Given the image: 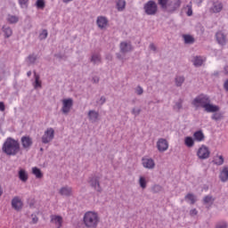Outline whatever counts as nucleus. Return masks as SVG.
I'll use <instances>...</instances> for the list:
<instances>
[{
    "label": "nucleus",
    "mask_w": 228,
    "mask_h": 228,
    "mask_svg": "<svg viewBox=\"0 0 228 228\" xmlns=\"http://www.w3.org/2000/svg\"><path fill=\"white\" fill-rule=\"evenodd\" d=\"M2 151L7 156H17L20 152V143L19 141L8 137L2 146Z\"/></svg>",
    "instance_id": "obj_1"
},
{
    "label": "nucleus",
    "mask_w": 228,
    "mask_h": 228,
    "mask_svg": "<svg viewBox=\"0 0 228 228\" xmlns=\"http://www.w3.org/2000/svg\"><path fill=\"white\" fill-rule=\"evenodd\" d=\"M83 222L87 228H97L99 222H101V217H99L97 212L88 211L85 213Z\"/></svg>",
    "instance_id": "obj_2"
},
{
    "label": "nucleus",
    "mask_w": 228,
    "mask_h": 228,
    "mask_svg": "<svg viewBox=\"0 0 228 228\" xmlns=\"http://www.w3.org/2000/svg\"><path fill=\"white\" fill-rule=\"evenodd\" d=\"M159 6L162 10L168 12L169 13H174L176 10L181 8V0H158Z\"/></svg>",
    "instance_id": "obj_3"
},
{
    "label": "nucleus",
    "mask_w": 228,
    "mask_h": 228,
    "mask_svg": "<svg viewBox=\"0 0 228 228\" xmlns=\"http://www.w3.org/2000/svg\"><path fill=\"white\" fill-rule=\"evenodd\" d=\"M208 102H211V100H209V97L204 94H200L197 96L193 101L192 104L195 106V108H205L208 104Z\"/></svg>",
    "instance_id": "obj_4"
},
{
    "label": "nucleus",
    "mask_w": 228,
    "mask_h": 228,
    "mask_svg": "<svg viewBox=\"0 0 228 228\" xmlns=\"http://www.w3.org/2000/svg\"><path fill=\"white\" fill-rule=\"evenodd\" d=\"M143 10L146 15H156L158 13V4L156 2L150 0L144 4Z\"/></svg>",
    "instance_id": "obj_5"
},
{
    "label": "nucleus",
    "mask_w": 228,
    "mask_h": 228,
    "mask_svg": "<svg viewBox=\"0 0 228 228\" xmlns=\"http://www.w3.org/2000/svg\"><path fill=\"white\" fill-rule=\"evenodd\" d=\"M197 156L200 159H208V158L211 156V151H209V148H208L206 145H201L198 149Z\"/></svg>",
    "instance_id": "obj_6"
},
{
    "label": "nucleus",
    "mask_w": 228,
    "mask_h": 228,
    "mask_svg": "<svg viewBox=\"0 0 228 228\" xmlns=\"http://www.w3.org/2000/svg\"><path fill=\"white\" fill-rule=\"evenodd\" d=\"M53 139H54V129L47 128L44 135L42 136L43 143H49V142H53Z\"/></svg>",
    "instance_id": "obj_7"
},
{
    "label": "nucleus",
    "mask_w": 228,
    "mask_h": 228,
    "mask_svg": "<svg viewBox=\"0 0 228 228\" xmlns=\"http://www.w3.org/2000/svg\"><path fill=\"white\" fill-rule=\"evenodd\" d=\"M224 10V4L221 1L212 2V6L209 8L210 13H220Z\"/></svg>",
    "instance_id": "obj_8"
},
{
    "label": "nucleus",
    "mask_w": 228,
    "mask_h": 228,
    "mask_svg": "<svg viewBox=\"0 0 228 228\" xmlns=\"http://www.w3.org/2000/svg\"><path fill=\"white\" fill-rule=\"evenodd\" d=\"M24 206V203H22V200L19 197H14L12 200V209H15V211H20Z\"/></svg>",
    "instance_id": "obj_9"
},
{
    "label": "nucleus",
    "mask_w": 228,
    "mask_h": 228,
    "mask_svg": "<svg viewBox=\"0 0 228 228\" xmlns=\"http://www.w3.org/2000/svg\"><path fill=\"white\" fill-rule=\"evenodd\" d=\"M74 102L72 101V99H64L62 101V113H69L70 111V108H72Z\"/></svg>",
    "instance_id": "obj_10"
},
{
    "label": "nucleus",
    "mask_w": 228,
    "mask_h": 228,
    "mask_svg": "<svg viewBox=\"0 0 228 228\" xmlns=\"http://www.w3.org/2000/svg\"><path fill=\"white\" fill-rule=\"evenodd\" d=\"M157 149L159 152H165V151H168V142L166 139H159L157 142Z\"/></svg>",
    "instance_id": "obj_11"
},
{
    "label": "nucleus",
    "mask_w": 228,
    "mask_h": 228,
    "mask_svg": "<svg viewBox=\"0 0 228 228\" xmlns=\"http://www.w3.org/2000/svg\"><path fill=\"white\" fill-rule=\"evenodd\" d=\"M21 145L23 149H26V151H28L30 149L31 145H33V139L29 136H22L21 137Z\"/></svg>",
    "instance_id": "obj_12"
},
{
    "label": "nucleus",
    "mask_w": 228,
    "mask_h": 228,
    "mask_svg": "<svg viewBox=\"0 0 228 228\" xmlns=\"http://www.w3.org/2000/svg\"><path fill=\"white\" fill-rule=\"evenodd\" d=\"M142 166L144 168H149L150 170H152L156 167V163H154V159L143 158L142 159Z\"/></svg>",
    "instance_id": "obj_13"
},
{
    "label": "nucleus",
    "mask_w": 228,
    "mask_h": 228,
    "mask_svg": "<svg viewBox=\"0 0 228 228\" xmlns=\"http://www.w3.org/2000/svg\"><path fill=\"white\" fill-rule=\"evenodd\" d=\"M216 38L217 44H219V45H225V44L227 42V37L223 34L222 31H219L216 34Z\"/></svg>",
    "instance_id": "obj_14"
},
{
    "label": "nucleus",
    "mask_w": 228,
    "mask_h": 228,
    "mask_svg": "<svg viewBox=\"0 0 228 228\" xmlns=\"http://www.w3.org/2000/svg\"><path fill=\"white\" fill-rule=\"evenodd\" d=\"M204 110L208 113H216V111L220 110V107H218L216 105H213V104H211V102H208L207 105H205Z\"/></svg>",
    "instance_id": "obj_15"
},
{
    "label": "nucleus",
    "mask_w": 228,
    "mask_h": 228,
    "mask_svg": "<svg viewBox=\"0 0 228 228\" xmlns=\"http://www.w3.org/2000/svg\"><path fill=\"white\" fill-rule=\"evenodd\" d=\"M51 222L53 224H55L57 228H61V225H63V217H61V216H52Z\"/></svg>",
    "instance_id": "obj_16"
},
{
    "label": "nucleus",
    "mask_w": 228,
    "mask_h": 228,
    "mask_svg": "<svg viewBox=\"0 0 228 228\" xmlns=\"http://www.w3.org/2000/svg\"><path fill=\"white\" fill-rule=\"evenodd\" d=\"M59 193L63 197H70V195H72V188L69 186L61 187L59 191Z\"/></svg>",
    "instance_id": "obj_17"
},
{
    "label": "nucleus",
    "mask_w": 228,
    "mask_h": 228,
    "mask_svg": "<svg viewBox=\"0 0 228 228\" xmlns=\"http://www.w3.org/2000/svg\"><path fill=\"white\" fill-rule=\"evenodd\" d=\"M97 26L101 28V29H103V28H106L108 26V19L104 16H99L97 18Z\"/></svg>",
    "instance_id": "obj_18"
},
{
    "label": "nucleus",
    "mask_w": 228,
    "mask_h": 228,
    "mask_svg": "<svg viewBox=\"0 0 228 228\" xmlns=\"http://www.w3.org/2000/svg\"><path fill=\"white\" fill-rule=\"evenodd\" d=\"M90 184L96 191H101V183H99V177H93L90 180Z\"/></svg>",
    "instance_id": "obj_19"
},
{
    "label": "nucleus",
    "mask_w": 228,
    "mask_h": 228,
    "mask_svg": "<svg viewBox=\"0 0 228 228\" xmlns=\"http://www.w3.org/2000/svg\"><path fill=\"white\" fill-rule=\"evenodd\" d=\"M204 61H206V58L202 56H196L192 61L194 67H202Z\"/></svg>",
    "instance_id": "obj_20"
},
{
    "label": "nucleus",
    "mask_w": 228,
    "mask_h": 228,
    "mask_svg": "<svg viewBox=\"0 0 228 228\" xmlns=\"http://www.w3.org/2000/svg\"><path fill=\"white\" fill-rule=\"evenodd\" d=\"M220 180L223 183H225L228 181V167H224L220 173Z\"/></svg>",
    "instance_id": "obj_21"
},
{
    "label": "nucleus",
    "mask_w": 228,
    "mask_h": 228,
    "mask_svg": "<svg viewBox=\"0 0 228 228\" xmlns=\"http://www.w3.org/2000/svg\"><path fill=\"white\" fill-rule=\"evenodd\" d=\"M18 175L20 181H22V183H26V181L28 179V173L24 169H20L18 173Z\"/></svg>",
    "instance_id": "obj_22"
},
{
    "label": "nucleus",
    "mask_w": 228,
    "mask_h": 228,
    "mask_svg": "<svg viewBox=\"0 0 228 228\" xmlns=\"http://www.w3.org/2000/svg\"><path fill=\"white\" fill-rule=\"evenodd\" d=\"M120 49H121V53H129V51H131L133 47L131 46L130 44L123 42L120 44Z\"/></svg>",
    "instance_id": "obj_23"
},
{
    "label": "nucleus",
    "mask_w": 228,
    "mask_h": 228,
    "mask_svg": "<svg viewBox=\"0 0 228 228\" xmlns=\"http://www.w3.org/2000/svg\"><path fill=\"white\" fill-rule=\"evenodd\" d=\"M89 120L93 122H97V118H99V112L95 110H90L88 113Z\"/></svg>",
    "instance_id": "obj_24"
},
{
    "label": "nucleus",
    "mask_w": 228,
    "mask_h": 228,
    "mask_svg": "<svg viewBox=\"0 0 228 228\" xmlns=\"http://www.w3.org/2000/svg\"><path fill=\"white\" fill-rule=\"evenodd\" d=\"M118 12H124L126 10V0H117Z\"/></svg>",
    "instance_id": "obj_25"
},
{
    "label": "nucleus",
    "mask_w": 228,
    "mask_h": 228,
    "mask_svg": "<svg viewBox=\"0 0 228 228\" xmlns=\"http://www.w3.org/2000/svg\"><path fill=\"white\" fill-rule=\"evenodd\" d=\"M32 174L36 175L37 179H42L44 177L42 171L38 167H33Z\"/></svg>",
    "instance_id": "obj_26"
},
{
    "label": "nucleus",
    "mask_w": 228,
    "mask_h": 228,
    "mask_svg": "<svg viewBox=\"0 0 228 228\" xmlns=\"http://www.w3.org/2000/svg\"><path fill=\"white\" fill-rule=\"evenodd\" d=\"M193 136L195 140H197V142H202V140H204V134L202 133V131L195 132Z\"/></svg>",
    "instance_id": "obj_27"
},
{
    "label": "nucleus",
    "mask_w": 228,
    "mask_h": 228,
    "mask_svg": "<svg viewBox=\"0 0 228 228\" xmlns=\"http://www.w3.org/2000/svg\"><path fill=\"white\" fill-rule=\"evenodd\" d=\"M215 165H224V156L222 155H216L214 159Z\"/></svg>",
    "instance_id": "obj_28"
},
{
    "label": "nucleus",
    "mask_w": 228,
    "mask_h": 228,
    "mask_svg": "<svg viewBox=\"0 0 228 228\" xmlns=\"http://www.w3.org/2000/svg\"><path fill=\"white\" fill-rule=\"evenodd\" d=\"M3 31L6 37V38H10V37H12V28L10 27H6V26H4L3 27Z\"/></svg>",
    "instance_id": "obj_29"
},
{
    "label": "nucleus",
    "mask_w": 228,
    "mask_h": 228,
    "mask_svg": "<svg viewBox=\"0 0 228 228\" xmlns=\"http://www.w3.org/2000/svg\"><path fill=\"white\" fill-rule=\"evenodd\" d=\"M7 21H8L10 24H16V22H19V17L13 16V15H9V16L7 17Z\"/></svg>",
    "instance_id": "obj_30"
},
{
    "label": "nucleus",
    "mask_w": 228,
    "mask_h": 228,
    "mask_svg": "<svg viewBox=\"0 0 228 228\" xmlns=\"http://www.w3.org/2000/svg\"><path fill=\"white\" fill-rule=\"evenodd\" d=\"M184 143L187 147H193V145L195 144V142L193 141V138L186 137L184 140Z\"/></svg>",
    "instance_id": "obj_31"
},
{
    "label": "nucleus",
    "mask_w": 228,
    "mask_h": 228,
    "mask_svg": "<svg viewBox=\"0 0 228 228\" xmlns=\"http://www.w3.org/2000/svg\"><path fill=\"white\" fill-rule=\"evenodd\" d=\"M183 39L185 44H193V42H195V39L193 38V37L190 35H184Z\"/></svg>",
    "instance_id": "obj_32"
},
{
    "label": "nucleus",
    "mask_w": 228,
    "mask_h": 228,
    "mask_svg": "<svg viewBox=\"0 0 228 228\" xmlns=\"http://www.w3.org/2000/svg\"><path fill=\"white\" fill-rule=\"evenodd\" d=\"M42 86V82L40 81V76L35 73V88H40Z\"/></svg>",
    "instance_id": "obj_33"
},
{
    "label": "nucleus",
    "mask_w": 228,
    "mask_h": 228,
    "mask_svg": "<svg viewBox=\"0 0 228 228\" xmlns=\"http://www.w3.org/2000/svg\"><path fill=\"white\" fill-rule=\"evenodd\" d=\"M91 61H93V63H100L101 62V55H99V53L93 54Z\"/></svg>",
    "instance_id": "obj_34"
},
{
    "label": "nucleus",
    "mask_w": 228,
    "mask_h": 228,
    "mask_svg": "<svg viewBox=\"0 0 228 228\" xmlns=\"http://www.w3.org/2000/svg\"><path fill=\"white\" fill-rule=\"evenodd\" d=\"M139 184L142 190H145L147 188V181H145V177L141 176L139 179Z\"/></svg>",
    "instance_id": "obj_35"
},
{
    "label": "nucleus",
    "mask_w": 228,
    "mask_h": 228,
    "mask_svg": "<svg viewBox=\"0 0 228 228\" xmlns=\"http://www.w3.org/2000/svg\"><path fill=\"white\" fill-rule=\"evenodd\" d=\"M185 8H187L186 14L188 15V17H191V15H193V9L191 6V2H190V4H187Z\"/></svg>",
    "instance_id": "obj_36"
},
{
    "label": "nucleus",
    "mask_w": 228,
    "mask_h": 228,
    "mask_svg": "<svg viewBox=\"0 0 228 228\" xmlns=\"http://www.w3.org/2000/svg\"><path fill=\"white\" fill-rule=\"evenodd\" d=\"M186 200H189L191 204H195V195L189 193L185 196Z\"/></svg>",
    "instance_id": "obj_37"
},
{
    "label": "nucleus",
    "mask_w": 228,
    "mask_h": 228,
    "mask_svg": "<svg viewBox=\"0 0 228 228\" xmlns=\"http://www.w3.org/2000/svg\"><path fill=\"white\" fill-rule=\"evenodd\" d=\"M184 83V77H176L175 85L176 86H181Z\"/></svg>",
    "instance_id": "obj_38"
},
{
    "label": "nucleus",
    "mask_w": 228,
    "mask_h": 228,
    "mask_svg": "<svg viewBox=\"0 0 228 228\" xmlns=\"http://www.w3.org/2000/svg\"><path fill=\"white\" fill-rule=\"evenodd\" d=\"M203 200L205 204H213L215 202V199L211 196H206Z\"/></svg>",
    "instance_id": "obj_39"
},
{
    "label": "nucleus",
    "mask_w": 228,
    "mask_h": 228,
    "mask_svg": "<svg viewBox=\"0 0 228 228\" xmlns=\"http://www.w3.org/2000/svg\"><path fill=\"white\" fill-rule=\"evenodd\" d=\"M36 4L37 8H45V2L44 0H37Z\"/></svg>",
    "instance_id": "obj_40"
},
{
    "label": "nucleus",
    "mask_w": 228,
    "mask_h": 228,
    "mask_svg": "<svg viewBox=\"0 0 228 228\" xmlns=\"http://www.w3.org/2000/svg\"><path fill=\"white\" fill-rule=\"evenodd\" d=\"M19 4L20 5L21 8H27L28 7V1L29 0H18Z\"/></svg>",
    "instance_id": "obj_41"
},
{
    "label": "nucleus",
    "mask_w": 228,
    "mask_h": 228,
    "mask_svg": "<svg viewBox=\"0 0 228 228\" xmlns=\"http://www.w3.org/2000/svg\"><path fill=\"white\" fill-rule=\"evenodd\" d=\"M40 40H45V38H47V30L44 29L40 35H39Z\"/></svg>",
    "instance_id": "obj_42"
},
{
    "label": "nucleus",
    "mask_w": 228,
    "mask_h": 228,
    "mask_svg": "<svg viewBox=\"0 0 228 228\" xmlns=\"http://www.w3.org/2000/svg\"><path fill=\"white\" fill-rule=\"evenodd\" d=\"M212 119L213 120H220V119H222V114H220V113H214L212 115Z\"/></svg>",
    "instance_id": "obj_43"
},
{
    "label": "nucleus",
    "mask_w": 228,
    "mask_h": 228,
    "mask_svg": "<svg viewBox=\"0 0 228 228\" xmlns=\"http://www.w3.org/2000/svg\"><path fill=\"white\" fill-rule=\"evenodd\" d=\"M216 228H227V223L226 222H221L216 224Z\"/></svg>",
    "instance_id": "obj_44"
},
{
    "label": "nucleus",
    "mask_w": 228,
    "mask_h": 228,
    "mask_svg": "<svg viewBox=\"0 0 228 228\" xmlns=\"http://www.w3.org/2000/svg\"><path fill=\"white\" fill-rule=\"evenodd\" d=\"M28 60L29 63H35V61H37V57H35V55H29Z\"/></svg>",
    "instance_id": "obj_45"
},
{
    "label": "nucleus",
    "mask_w": 228,
    "mask_h": 228,
    "mask_svg": "<svg viewBox=\"0 0 228 228\" xmlns=\"http://www.w3.org/2000/svg\"><path fill=\"white\" fill-rule=\"evenodd\" d=\"M136 94L137 95H142V94H143V88H142V86H138L136 88Z\"/></svg>",
    "instance_id": "obj_46"
},
{
    "label": "nucleus",
    "mask_w": 228,
    "mask_h": 228,
    "mask_svg": "<svg viewBox=\"0 0 228 228\" xmlns=\"http://www.w3.org/2000/svg\"><path fill=\"white\" fill-rule=\"evenodd\" d=\"M32 224H37L38 223V216L36 215H32Z\"/></svg>",
    "instance_id": "obj_47"
},
{
    "label": "nucleus",
    "mask_w": 228,
    "mask_h": 228,
    "mask_svg": "<svg viewBox=\"0 0 228 228\" xmlns=\"http://www.w3.org/2000/svg\"><path fill=\"white\" fill-rule=\"evenodd\" d=\"M4 110H5L4 102H0V111H4Z\"/></svg>",
    "instance_id": "obj_48"
},
{
    "label": "nucleus",
    "mask_w": 228,
    "mask_h": 228,
    "mask_svg": "<svg viewBox=\"0 0 228 228\" xmlns=\"http://www.w3.org/2000/svg\"><path fill=\"white\" fill-rule=\"evenodd\" d=\"M197 213H198L197 209H195V208L191 210V216H194L195 215H197Z\"/></svg>",
    "instance_id": "obj_49"
},
{
    "label": "nucleus",
    "mask_w": 228,
    "mask_h": 228,
    "mask_svg": "<svg viewBox=\"0 0 228 228\" xmlns=\"http://www.w3.org/2000/svg\"><path fill=\"white\" fill-rule=\"evenodd\" d=\"M150 49H151V51H156V45H154V44H151V45H150Z\"/></svg>",
    "instance_id": "obj_50"
},
{
    "label": "nucleus",
    "mask_w": 228,
    "mask_h": 228,
    "mask_svg": "<svg viewBox=\"0 0 228 228\" xmlns=\"http://www.w3.org/2000/svg\"><path fill=\"white\" fill-rule=\"evenodd\" d=\"M183 102H180L179 103H176V108L178 109V110H181V108L183 107Z\"/></svg>",
    "instance_id": "obj_51"
},
{
    "label": "nucleus",
    "mask_w": 228,
    "mask_h": 228,
    "mask_svg": "<svg viewBox=\"0 0 228 228\" xmlns=\"http://www.w3.org/2000/svg\"><path fill=\"white\" fill-rule=\"evenodd\" d=\"M132 112L134 113V115H138L140 113V110H136L135 109H134Z\"/></svg>",
    "instance_id": "obj_52"
},
{
    "label": "nucleus",
    "mask_w": 228,
    "mask_h": 228,
    "mask_svg": "<svg viewBox=\"0 0 228 228\" xmlns=\"http://www.w3.org/2000/svg\"><path fill=\"white\" fill-rule=\"evenodd\" d=\"M224 90L228 92V80L224 82Z\"/></svg>",
    "instance_id": "obj_53"
},
{
    "label": "nucleus",
    "mask_w": 228,
    "mask_h": 228,
    "mask_svg": "<svg viewBox=\"0 0 228 228\" xmlns=\"http://www.w3.org/2000/svg\"><path fill=\"white\" fill-rule=\"evenodd\" d=\"M93 80H94V83H99V78L97 77H94Z\"/></svg>",
    "instance_id": "obj_54"
},
{
    "label": "nucleus",
    "mask_w": 228,
    "mask_h": 228,
    "mask_svg": "<svg viewBox=\"0 0 228 228\" xmlns=\"http://www.w3.org/2000/svg\"><path fill=\"white\" fill-rule=\"evenodd\" d=\"M63 3L67 4V3H70V1H73V0H62Z\"/></svg>",
    "instance_id": "obj_55"
},
{
    "label": "nucleus",
    "mask_w": 228,
    "mask_h": 228,
    "mask_svg": "<svg viewBox=\"0 0 228 228\" xmlns=\"http://www.w3.org/2000/svg\"><path fill=\"white\" fill-rule=\"evenodd\" d=\"M28 77L31 76V71H28Z\"/></svg>",
    "instance_id": "obj_56"
},
{
    "label": "nucleus",
    "mask_w": 228,
    "mask_h": 228,
    "mask_svg": "<svg viewBox=\"0 0 228 228\" xmlns=\"http://www.w3.org/2000/svg\"><path fill=\"white\" fill-rule=\"evenodd\" d=\"M106 102V99H103V100H102V102Z\"/></svg>",
    "instance_id": "obj_57"
},
{
    "label": "nucleus",
    "mask_w": 228,
    "mask_h": 228,
    "mask_svg": "<svg viewBox=\"0 0 228 228\" xmlns=\"http://www.w3.org/2000/svg\"><path fill=\"white\" fill-rule=\"evenodd\" d=\"M155 188L159 189L160 187L159 186H155Z\"/></svg>",
    "instance_id": "obj_58"
},
{
    "label": "nucleus",
    "mask_w": 228,
    "mask_h": 228,
    "mask_svg": "<svg viewBox=\"0 0 228 228\" xmlns=\"http://www.w3.org/2000/svg\"><path fill=\"white\" fill-rule=\"evenodd\" d=\"M199 1V3H202V0H198Z\"/></svg>",
    "instance_id": "obj_59"
}]
</instances>
